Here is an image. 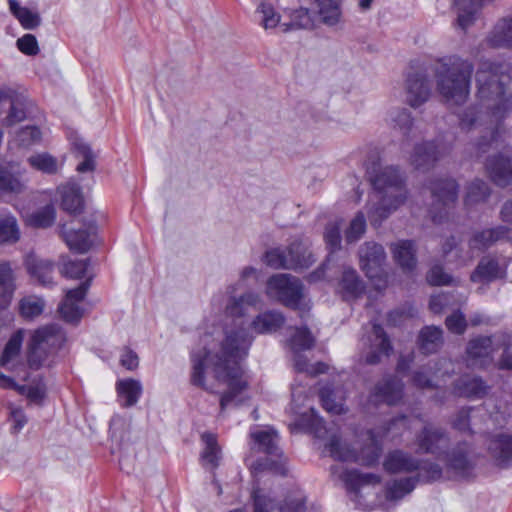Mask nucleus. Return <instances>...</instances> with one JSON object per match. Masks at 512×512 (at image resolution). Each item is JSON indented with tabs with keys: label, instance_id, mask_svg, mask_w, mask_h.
Listing matches in <instances>:
<instances>
[{
	"label": "nucleus",
	"instance_id": "1",
	"mask_svg": "<svg viewBox=\"0 0 512 512\" xmlns=\"http://www.w3.org/2000/svg\"><path fill=\"white\" fill-rule=\"evenodd\" d=\"M251 338L246 330H226L221 338H213L205 334L200 339V347L191 354L192 373L191 383L206 390H212L206 374L211 373L219 383L227 384L229 390L220 399L221 410L232 402L237 404L238 394L246 388L247 383L242 379L240 361L246 357Z\"/></svg>",
	"mask_w": 512,
	"mask_h": 512
},
{
	"label": "nucleus",
	"instance_id": "2",
	"mask_svg": "<svg viewBox=\"0 0 512 512\" xmlns=\"http://www.w3.org/2000/svg\"><path fill=\"white\" fill-rule=\"evenodd\" d=\"M477 101L469 107L460 119L463 130L470 131L483 127L490 139L482 136L477 143V156L487 152L488 147L495 141L499 123L512 110L511 97L505 90L503 76H499L490 63H482L476 72Z\"/></svg>",
	"mask_w": 512,
	"mask_h": 512
},
{
	"label": "nucleus",
	"instance_id": "3",
	"mask_svg": "<svg viewBox=\"0 0 512 512\" xmlns=\"http://www.w3.org/2000/svg\"><path fill=\"white\" fill-rule=\"evenodd\" d=\"M368 173L375 188L373 198L377 201V204L369 205L368 217L372 225H378L404 204L407 191L395 167L374 165Z\"/></svg>",
	"mask_w": 512,
	"mask_h": 512
},
{
	"label": "nucleus",
	"instance_id": "4",
	"mask_svg": "<svg viewBox=\"0 0 512 512\" xmlns=\"http://www.w3.org/2000/svg\"><path fill=\"white\" fill-rule=\"evenodd\" d=\"M438 93L448 104L461 105L470 94L474 65L467 59L452 55L439 59L434 66Z\"/></svg>",
	"mask_w": 512,
	"mask_h": 512
},
{
	"label": "nucleus",
	"instance_id": "5",
	"mask_svg": "<svg viewBox=\"0 0 512 512\" xmlns=\"http://www.w3.org/2000/svg\"><path fill=\"white\" fill-rule=\"evenodd\" d=\"M65 334L58 325H47L34 332L29 345L28 364L39 369L63 345Z\"/></svg>",
	"mask_w": 512,
	"mask_h": 512
},
{
	"label": "nucleus",
	"instance_id": "6",
	"mask_svg": "<svg viewBox=\"0 0 512 512\" xmlns=\"http://www.w3.org/2000/svg\"><path fill=\"white\" fill-rule=\"evenodd\" d=\"M370 444L364 447L359 454L351 449L346 443H343L336 434H331L327 449L332 458L339 461L358 462L362 465H373L381 454V446L375 435L369 432Z\"/></svg>",
	"mask_w": 512,
	"mask_h": 512
},
{
	"label": "nucleus",
	"instance_id": "7",
	"mask_svg": "<svg viewBox=\"0 0 512 512\" xmlns=\"http://www.w3.org/2000/svg\"><path fill=\"white\" fill-rule=\"evenodd\" d=\"M303 287L299 279L288 274H276L269 278L267 295L285 306L298 309L303 297Z\"/></svg>",
	"mask_w": 512,
	"mask_h": 512
},
{
	"label": "nucleus",
	"instance_id": "8",
	"mask_svg": "<svg viewBox=\"0 0 512 512\" xmlns=\"http://www.w3.org/2000/svg\"><path fill=\"white\" fill-rule=\"evenodd\" d=\"M254 512H304L306 510V496L300 489L290 491L281 504L265 495L262 490L253 491Z\"/></svg>",
	"mask_w": 512,
	"mask_h": 512
},
{
	"label": "nucleus",
	"instance_id": "9",
	"mask_svg": "<svg viewBox=\"0 0 512 512\" xmlns=\"http://www.w3.org/2000/svg\"><path fill=\"white\" fill-rule=\"evenodd\" d=\"M306 399L305 390L293 385L291 410L295 414H300V419L295 423V426L314 433L317 438L324 439L328 436L329 430L325 427L323 420L316 415L314 409L310 408L308 412L300 411Z\"/></svg>",
	"mask_w": 512,
	"mask_h": 512
},
{
	"label": "nucleus",
	"instance_id": "10",
	"mask_svg": "<svg viewBox=\"0 0 512 512\" xmlns=\"http://www.w3.org/2000/svg\"><path fill=\"white\" fill-rule=\"evenodd\" d=\"M500 340L498 336H480L472 339L466 348L467 362L472 367L484 368L493 362V353L500 349Z\"/></svg>",
	"mask_w": 512,
	"mask_h": 512
},
{
	"label": "nucleus",
	"instance_id": "11",
	"mask_svg": "<svg viewBox=\"0 0 512 512\" xmlns=\"http://www.w3.org/2000/svg\"><path fill=\"white\" fill-rule=\"evenodd\" d=\"M358 257L360 268L368 278L382 277L387 256L381 244L374 241L364 242L359 247Z\"/></svg>",
	"mask_w": 512,
	"mask_h": 512
},
{
	"label": "nucleus",
	"instance_id": "12",
	"mask_svg": "<svg viewBox=\"0 0 512 512\" xmlns=\"http://www.w3.org/2000/svg\"><path fill=\"white\" fill-rule=\"evenodd\" d=\"M430 82L426 70L417 68L408 73L405 82V101L412 108L423 105L430 97Z\"/></svg>",
	"mask_w": 512,
	"mask_h": 512
},
{
	"label": "nucleus",
	"instance_id": "13",
	"mask_svg": "<svg viewBox=\"0 0 512 512\" xmlns=\"http://www.w3.org/2000/svg\"><path fill=\"white\" fill-rule=\"evenodd\" d=\"M363 345L367 346V351H363L361 359L366 364H377L382 355H389L392 350L390 341L380 325L373 324L367 337L362 339Z\"/></svg>",
	"mask_w": 512,
	"mask_h": 512
},
{
	"label": "nucleus",
	"instance_id": "14",
	"mask_svg": "<svg viewBox=\"0 0 512 512\" xmlns=\"http://www.w3.org/2000/svg\"><path fill=\"white\" fill-rule=\"evenodd\" d=\"M454 371V365L451 360L441 359L429 363L427 366L414 372L412 377L413 384L418 388H433L438 386L440 381Z\"/></svg>",
	"mask_w": 512,
	"mask_h": 512
},
{
	"label": "nucleus",
	"instance_id": "15",
	"mask_svg": "<svg viewBox=\"0 0 512 512\" xmlns=\"http://www.w3.org/2000/svg\"><path fill=\"white\" fill-rule=\"evenodd\" d=\"M445 155V149L433 141L416 144L410 155V164L417 170L426 171Z\"/></svg>",
	"mask_w": 512,
	"mask_h": 512
},
{
	"label": "nucleus",
	"instance_id": "16",
	"mask_svg": "<svg viewBox=\"0 0 512 512\" xmlns=\"http://www.w3.org/2000/svg\"><path fill=\"white\" fill-rule=\"evenodd\" d=\"M403 396V383L394 377H386L380 380L373 388L369 400L374 404L385 403L394 405Z\"/></svg>",
	"mask_w": 512,
	"mask_h": 512
},
{
	"label": "nucleus",
	"instance_id": "17",
	"mask_svg": "<svg viewBox=\"0 0 512 512\" xmlns=\"http://www.w3.org/2000/svg\"><path fill=\"white\" fill-rule=\"evenodd\" d=\"M449 439L444 431L434 426H425L417 437L418 449L424 453H432L438 456L446 454Z\"/></svg>",
	"mask_w": 512,
	"mask_h": 512
},
{
	"label": "nucleus",
	"instance_id": "18",
	"mask_svg": "<svg viewBox=\"0 0 512 512\" xmlns=\"http://www.w3.org/2000/svg\"><path fill=\"white\" fill-rule=\"evenodd\" d=\"M390 251L396 264L405 273H412L417 267V246L412 240H398L390 244Z\"/></svg>",
	"mask_w": 512,
	"mask_h": 512
},
{
	"label": "nucleus",
	"instance_id": "19",
	"mask_svg": "<svg viewBox=\"0 0 512 512\" xmlns=\"http://www.w3.org/2000/svg\"><path fill=\"white\" fill-rule=\"evenodd\" d=\"M24 266L30 276L35 278L41 285L53 284V272L55 263L49 259L41 258L35 253H29L24 258Z\"/></svg>",
	"mask_w": 512,
	"mask_h": 512
},
{
	"label": "nucleus",
	"instance_id": "20",
	"mask_svg": "<svg viewBox=\"0 0 512 512\" xmlns=\"http://www.w3.org/2000/svg\"><path fill=\"white\" fill-rule=\"evenodd\" d=\"M16 270L10 261L0 262V308L4 309L11 303L17 289Z\"/></svg>",
	"mask_w": 512,
	"mask_h": 512
},
{
	"label": "nucleus",
	"instance_id": "21",
	"mask_svg": "<svg viewBox=\"0 0 512 512\" xmlns=\"http://www.w3.org/2000/svg\"><path fill=\"white\" fill-rule=\"evenodd\" d=\"M486 169L496 185L505 187L512 182V164L503 155L490 157L486 162Z\"/></svg>",
	"mask_w": 512,
	"mask_h": 512
},
{
	"label": "nucleus",
	"instance_id": "22",
	"mask_svg": "<svg viewBox=\"0 0 512 512\" xmlns=\"http://www.w3.org/2000/svg\"><path fill=\"white\" fill-rule=\"evenodd\" d=\"M431 193L434 198L435 208L443 205L449 208L454 204L458 197V185L453 179H441L434 182L431 186Z\"/></svg>",
	"mask_w": 512,
	"mask_h": 512
},
{
	"label": "nucleus",
	"instance_id": "23",
	"mask_svg": "<svg viewBox=\"0 0 512 512\" xmlns=\"http://www.w3.org/2000/svg\"><path fill=\"white\" fill-rule=\"evenodd\" d=\"M95 232L96 227L90 224L85 229L65 231L64 239L71 250L86 253L93 245L92 236Z\"/></svg>",
	"mask_w": 512,
	"mask_h": 512
},
{
	"label": "nucleus",
	"instance_id": "24",
	"mask_svg": "<svg viewBox=\"0 0 512 512\" xmlns=\"http://www.w3.org/2000/svg\"><path fill=\"white\" fill-rule=\"evenodd\" d=\"M383 465L389 473H408L419 469V462L400 450L389 453Z\"/></svg>",
	"mask_w": 512,
	"mask_h": 512
},
{
	"label": "nucleus",
	"instance_id": "25",
	"mask_svg": "<svg viewBox=\"0 0 512 512\" xmlns=\"http://www.w3.org/2000/svg\"><path fill=\"white\" fill-rule=\"evenodd\" d=\"M509 232L510 229L507 226H498L477 232L470 239L469 247L472 250L482 251L495 242L506 238Z\"/></svg>",
	"mask_w": 512,
	"mask_h": 512
},
{
	"label": "nucleus",
	"instance_id": "26",
	"mask_svg": "<svg viewBox=\"0 0 512 512\" xmlns=\"http://www.w3.org/2000/svg\"><path fill=\"white\" fill-rule=\"evenodd\" d=\"M489 451L501 466L512 463V435H495L489 443Z\"/></svg>",
	"mask_w": 512,
	"mask_h": 512
},
{
	"label": "nucleus",
	"instance_id": "27",
	"mask_svg": "<svg viewBox=\"0 0 512 512\" xmlns=\"http://www.w3.org/2000/svg\"><path fill=\"white\" fill-rule=\"evenodd\" d=\"M488 387L485 382L476 376L465 375L457 380L454 385V392L458 396L483 397Z\"/></svg>",
	"mask_w": 512,
	"mask_h": 512
},
{
	"label": "nucleus",
	"instance_id": "28",
	"mask_svg": "<svg viewBox=\"0 0 512 512\" xmlns=\"http://www.w3.org/2000/svg\"><path fill=\"white\" fill-rule=\"evenodd\" d=\"M503 276L504 272L498 262L495 259L484 257L472 272L470 279L472 282L489 283Z\"/></svg>",
	"mask_w": 512,
	"mask_h": 512
},
{
	"label": "nucleus",
	"instance_id": "29",
	"mask_svg": "<svg viewBox=\"0 0 512 512\" xmlns=\"http://www.w3.org/2000/svg\"><path fill=\"white\" fill-rule=\"evenodd\" d=\"M20 171L15 164L0 167V193H21L25 184L19 177Z\"/></svg>",
	"mask_w": 512,
	"mask_h": 512
},
{
	"label": "nucleus",
	"instance_id": "30",
	"mask_svg": "<svg viewBox=\"0 0 512 512\" xmlns=\"http://www.w3.org/2000/svg\"><path fill=\"white\" fill-rule=\"evenodd\" d=\"M320 400L323 408L332 414H342L344 408V391L341 387L325 386L320 392Z\"/></svg>",
	"mask_w": 512,
	"mask_h": 512
},
{
	"label": "nucleus",
	"instance_id": "31",
	"mask_svg": "<svg viewBox=\"0 0 512 512\" xmlns=\"http://www.w3.org/2000/svg\"><path fill=\"white\" fill-rule=\"evenodd\" d=\"M61 206L69 213H78L83 207V197L79 185L68 183L58 188Z\"/></svg>",
	"mask_w": 512,
	"mask_h": 512
},
{
	"label": "nucleus",
	"instance_id": "32",
	"mask_svg": "<svg viewBox=\"0 0 512 512\" xmlns=\"http://www.w3.org/2000/svg\"><path fill=\"white\" fill-rule=\"evenodd\" d=\"M260 304V297L258 294L249 292L239 298L231 296L226 305V314L231 317H242L251 308H256Z\"/></svg>",
	"mask_w": 512,
	"mask_h": 512
},
{
	"label": "nucleus",
	"instance_id": "33",
	"mask_svg": "<svg viewBox=\"0 0 512 512\" xmlns=\"http://www.w3.org/2000/svg\"><path fill=\"white\" fill-rule=\"evenodd\" d=\"M21 232L16 217L11 213L0 214V244L13 245L20 240Z\"/></svg>",
	"mask_w": 512,
	"mask_h": 512
},
{
	"label": "nucleus",
	"instance_id": "34",
	"mask_svg": "<svg viewBox=\"0 0 512 512\" xmlns=\"http://www.w3.org/2000/svg\"><path fill=\"white\" fill-rule=\"evenodd\" d=\"M443 344V331L437 326H426L419 334L420 349L425 354L437 352Z\"/></svg>",
	"mask_w": 512,
	"mask_h": 512
},
{
	"label": "nucleus",
	"instance_id": "35",
	"mask_svg": "<svg viewBox=\"0 0 512 512\" xmlns=\"http://www.w3.org/2000/svg\"><path fill=\"white\" fill-rule=\"evenodd\" d=\"M6 104H8V111L6 116L1 119V125L3 127H13L26 119L27 113L25 99L10 95Z\"/></svg>",
	"mask_w": 512,
	"mask_h": 512
},
{
	"label": "nucleus",
	"instance_id": "36",
	"mask_svg": "<svg viewBox=\"0 0 512 512\" xmlns=\"http://www.w3.org/2000/svg\"><path fill=\"white\" fill-rule=\"evenodd\" d=\"M285 322L282 313L277 311H267L258 315L252 322L255 332L264 334L277 331Z\"/></svg>",
	"mask_w": 512,
	"mask_h": 512
},
{
	"label": "nucleus",
	"instance_id": "37",
	"mask_svg": "<svg viewBox=\"0 0 512 512\" xmlns=\"http://www.w3.org/2000/svg\"><path fill=\"white\" fill-rule=\"evenodd\" d=\"M202 441L205 445L201 453L202 465L207 469L214 470L218 467L221 459V450L217 444L216 437L213 434L204 433Z\"/></svg>",
	"mask_w": 512,
	"mask_h": 512
},
{
	"label": "nucleus",
	"instance_id": "38",
	"mask_svg": "<svg viewBox=\"0 0 512 512\" xmlns=\"http://www.w3.org/2000/svg\"><path fill=\"white\" fill-rule=\"evenodd\" d=\"M23 341V332L17 331L14 333L9 341L6 343L2 355L0 357V366L11 369L17 363L20 356V351Z\"/></svg>",
	"mask_w": 512,
	"mask_h": 512
},
{
	"label": "nucleus",
	"instance_id": "39",
	"mask_svg": "<svg viewBox=\"0 0 512 512\" xmlns=\"http://www.w3.org/2000/svg\"><path fill=\"white\" fill-rule=\"evenodd\" d=\"M116 388L120 399L124 400L123 407L134 406L142 394V385L135 379L120 380Z\"/></svg>",
	"mask_w": 512,
	"mask_h": 512
},
{
	"label": "nucleus",
	"instance_id": "40",
	"mask_svg": "<svg viewBox=\"0 0 512 512\" xmlns=\"http://www.w3.org/2000/svg\"><path fill=\"white\" fill-rule=\"evenodd\" d=\"M489 42L494 47L512 48V17L498 21L489 37Z\"/></svg>",
	"mask_w": 512,
	"mask_h": 512
},
{
	"label": "nucleus",
	"instance_id": "41",
	"mask_svg": "<svg viewBox=\"0 0 512 512\" xmlns=\"http://www.w3.org/2000/svg\"><path fill=\"white\" fill-rule=\"evenodd\" d=\"M286 255L288 258L298 260V262H300L292 268L293 270L307 268L315 261L313 253L309 250L308 245L302 241L293 242L286 250Z\"/></svg>",
	"mask_w": 512,
	"mask_h": 512
},
{
	"label": "nucleus",
	"instance_id": "42",
	"mask_svg": "<svg viewBox=\"0 0 512 512\" xmlns=\"http://www.w3.org/2000/svg\"><path fill=\"white\" fill-rule=\"evenodd\" d=\"M340 287L345 298L358 297L364 290L363 282L358 277L356 270L351 268L344 270Z\"/></svg>",
	"mask_w": 512,
	"mask_h": 512
},
{
	"label": "nucleus",
	"instance_id": "43",
	"mask_svg": "<svg viewBox=\"0 0 512 512\" xmlns=\"http://www.w3.org/2000/svg\"><path fill=\"white\" fill-rule=\"evenodd\" d=\"M251 437L254 439L258 446V450L262 451L271 456H279L280 452L277 446L278 436L275 431H257L251 433Z\"/></svg>",
	"mask_w": 512,
	"mask_h": 512
},
{
	"label": "nucleus",
	"instance_id": "44",
	"mask_svg": "<svg viewBox=\"0 0 512 512\" xmlns=\"http://www.w3.org/2000/svg\"><path fill=\"white\" fill-rule=\"evenodd\" d=\"M417 478L407 477L404 479L394 480L387 484L386 499L390 501H397L402 499L405 495L412 492L415 488Z\"/></svg>",
	"mask_w": 512,
	"mask_h": 512
},
{
	"label": "nucleus",
	"instance_id": "45",
	"mask_svg": "<svg viewBox=\"0 0 512 512\" xmlns=\"http://www.w3.org/2000/svg\"><path fill=\"white\" fill-rule=\"evenodd\" d=\"M74 152L79 163L76 170L80 173L92 172L95 169V155L88 144L77 141L74 143Z\"/></svg>",
	"mask_w": 512,
	"mask_h": 512
},
{
	"label": "nucleus",
	"instance_id": "46",
	"mask_svg": "<svg viewBox=\"0 0 512 512\" xmlns=\"http://www.w3.org/2000/svg\"><path fill=\"white\" fill-rule=\"evenodd\" d=\"M489 196L490 188L487 183L482 180L475 179L467 186L464 202L465 205L469 207L486 201Z\"/></svg>",
	"mask_w": 512,
	"mask_h": 512
},
{
	"label": "nucleus",
	"instance_id": "47",
	"mask_svg": "<svg viewBox=\"0 0 512 512\" xmlns=\"http://www.w3.org/2000/svg\"><path fill=\"white\" fill-rule=\"evenodd\" d=\"M318 14L320 20L328 26L336 25L341 18V11L337 0H318Z\"/></svg>",
	"mask_w": 512,
	"mask_h": 512
},
{
	"label": "nucleus",
	"instance_id": "48",
	"mask_svg": "<svg viewBox=\"0 0 512 512\" xmlns=\"http://www.w3.org/2000/svg\"><path fill=\"white\" fill-rule=\"evenodd\" d=\"M346 485L352 490H358L364 485H375L380 483V477L371 473H359L357 470H346L342 474Z\"/></svg>",
	"mask_w": 512,
	"mask_h": 512
},
{
	"label": "nucleus",
	"instance_id": "49",
	"mask_svg": "<svg viewBox=\"0 0 512 512\" xmlns=\"http://www.w3.org/2000/svg\"><path fill=\"white\" fill-rule=\"evenodd\" d=\"M10 10L25 29H34L40 24V17L26 7H21L16 0H9Z\"/></svg>",
	"mask_w": 512,
	"mask_h": 512
},
{
	"label": "nucleus",
	"instance_id": "50",
	"mask_svg": "<svg viewBox=\"0 0 512 512\" xmlns=\"http://www.w3.org/2000/svg\"><path fill=\"white\" fill-rule=\"evenodd\" d=\"M390 123L394 129H398L403 136H407L413 125L411 113L404 108L392 109L389 113Z\"/></svg>",
	"mask_w": 512,
	"mask_h": 512
},
{
	"label": "nucleus",
	"instance_id": "51",
	"mask_svg": "<svg viewBox=\"0 0 512 512\" xmlns=\"http://www.w3.org/2000/svg\"><path fill=\"white\" fill-rule=\"evenodd\" d=\"M28 163L34 169L46 174H55L58 171V161L48 153H38L28 158Z\"/></svg>",
	"mask_w": 512,
	"mask_h": 512
},
{
	"label": "nucleus",
	"instance_id": "52",
	"mask_svg": "<svg viewBox=\"0 0 512 512\" xmlns=\"http://www.w3.org/2000/svg\"><path fill=\"white\" fill-rule=\"evenodd\" d=\"M265 263L274 268V269H288V268H294L298 262V260H293L291 258H288L286 255V250L281 249H273L268 251L265 254Z\"/></svg>",
	"mask_w": 512,
	"mask_h": 512
},
{
	"label": "nucleus",
	"instance_id": "53",
	"mask_svg": "<svg viewBox=\"0 0 512 512\" xmlns=\"http://www.w3.org/2000/svg\"><path fill=\"white\" fill-rule=\"evenodd\" d=\"M44 306L45 303L42 298L31 295L21 299L19 310L24 318L33 319L43 312Z\"/></svg>",
	"mask_w": 512,
	"mask_h": 512
},
{
	"label": "nucleus",
	"instance_id": "54",
	"mask_svg": "<svg viewBox=\"0 0 512 512\" xmlns=\"http://www.w3.org/2000/svg\"><path fill=\"white\" fill-rule=\"evenodd\" d=\"M315 339L306 328H297L289 340V346L294 353L309 350L314 346Z\"/></svg>",
	"mask_w": 512,
	"mask_h": 512
},
{
	"label": "nucleus",
	"instance_id": "55",
	"mask_svg": "<svg viewBox=\"0 0 512 512\" xmlns=\"http://www.w3.org/2000/svg\"><path fill=\"white\" fill-rule=\"evenodd\" d=\"M256 14L260 15L259 23L265 30L275 28L280 23L279 13L265 1L259 4Z\"/></svg>",
	"mask_w": 512,
	"mask_h": 512
},
{
	"label": "nucleus",
	"instance_id": "56",
	"mask_svg": "<svg viewBox=\"0 0 512 512\" xmlns=\"http://www.w3.org/2000/svg\"><path fill=\"white\" fill-rule=\"evenodd\" d=\"M294 368L298 373H305L309 376H317L319 374L325 373L328 369V366L323 362L310 364L303 355L295 353Z\"/></svg>",
	"mask_w": 512,
	"mask_h": 512
},
{
	"label": "nucleus",
	"instance_id": "57",
	"mask_svg": "<svg viewBox=\"0 0 512 512\" xmlns=\"http://www.w3.org/2000/svg\"><path fill=\"white\" fill-rule=\"evenodd\" d=\"M131 420L128 417L116 415L111 419L110 432L115 441L123 442L130 432Z\"/></svg>",
	"mask_w": 512,
	"mask_h": 512
},
{
	"label": "nucleus",
	"instance_id": "58",
	"mask_svg": "<svg viewBox=\"0 0 512 512\" xmlns=\"http://www.w3.org/2000/svg\"><path fill=\"white\" fill-rule=\"evenodd\" d=\"M366 231V219L362 212H358L351 220L349 227L345 231V240L347 243H355Z\"/></svg>",
	"mask_w": 512,
	"mask_h": 512
},
{
	"label": "nucleus",
	"instance_id": "59",
	"mask_svg": "<svg viewBox=\"0 0 512 512\" xmlns=\"http://www.w3.org/2000/svg\"><path fill=\"white\" fill-rule=\"evenodd\" d=\"M42 133L36 126H26L16 133V142L19 146L30 147L40 143Z\"/></svg>",
	"mask_w": 512,
	"mask_h": 512
},
{
	"label": "nucleus",
	"instance_id": "60",
	"mask_svg": "<svg viewBox=\"0 0 512 512\" xmlns=\"http://www.w3.org/2000/svg\"><path fill=\"white\" fill-rule=\"evenodd\" d=\"M312 26V19L309 10L306 8H300L295 10L292 14V20L290 24H282V30L284 32L292 29H307Z\"/></svg>",
	"mask_w": 512,
	"mask_h": 512
},
{
	"label": "nucleus",
	"instance_id": "61",
	"mask_svg": "<svg viewBox=\"0 0 512 512\" xmlns=\"http://www.w3.org/2000/svg\"><path fill=\"white\" fill-rule=\"evenodd\" d=\"M55 217V208L52 205H47L33 213L29 220L30 223L37 228H46L54 223Z\"/></svg>",
	"mask_w": 512,
	"mask_h": 512
},
{
	"label": "nucleus",
	"instance_id": "62",
	"mask_svg": "<svg viewBox=\"0 0 512 512\" xmlns=\"http://www.w3.org/2000/svg\"><path fill=\"white\" fill-rule=\"evenodd\" d=\"M87 267L86 260L68 261L64 263L61 274L68 278L80 279L85 275Z\"/></svg>",
	"mask_w": 512,
	"mask_h": 512
},
{
	"label": "nucleus",
	"instance_id": "63",
	"mask_svg": "<svg viewBox=\"0 0 512 512\" xmlns=\"http://www.w3.org/2000/svg\"><path fill=\"white\" fill-rule=\"evenodd\" d=\"M324 240L331 251H335L341 246L340 226L336 222L328 223L325 232Z\"/></svg>",
	"mask_w": 512,
	"mask_h": 512
},
{
	"label": "nucleus",
	"instance_id": "64",
	"mask_svg": "<svg viewBox=\"0 0 512 512\" xmlns=\"http://www.w3.org/2000/svg\"><path fill=\"white\" fill-rule=\"evenodd\" d=\"M60 314L67 322L78 321L82 316V310L79 305L67 298L62 302L59 307Z\"/></svg>",
	"mask_w": 512,
	"mask_h": 512
}]
</instances>
